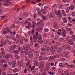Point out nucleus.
I'll return each instance as SVG.
<instances>
[{"label": "nucleus", "instance_id": "0eeeda50", "mask_svg": "<svg viewBox=\"0 0 75 75\" xmlns=\"http://www.w3.org/2000/svg\"><path fill=\"white\" fill-rule=\"evenodd\" d=\"M33 54L34 55H36L37 57H38V56H39V54H38V51L37 50L35 51L34 52Z\"/></svg>", "mask_w": 75, "mask_h": 75}, {"label": "nucleus", "instance_id": "a211bd4d", "mask_svg": "<svg viewBox=\"0 0 75 75\" xmlns=\"http://www.w3.org/2000/svg\"><path fill=\"white\" fill-rule=\"evenodd\" d=\"M13 73H16L18 71V69L17 68H15L13 69Z\"/></svg>", "mask_w": 75, "mask_h": 75}, {"label": "nucleus", "instance_id": "39448f33", "mask_svg": "<svg viewBox=\"0 0 75 75\" xmlns=\"http://www.w3.org/2000/svg\"><path fill=\"white\" fill-rule=\"evenodd\" d=\"M38 33L37 32L36 33V35H33V41L34 42H36L37 41V38L36 37H37V36H38Z\"/></svg>", "mask_w": 75, "mask_h": 75}, {"label": "nucleus", "instance_id": "6e6d98bb", "mask_svg": "<svg viewBox=\"0 0 75 75\" xmlns=\"http://www.w3.org/2000/svg\"><path fill=\"white\" fill-rule=\"evenodd\" d=\"M38 42L40 44H42L43 43V42L42 40H40L38 41Z\"/></svg>", "mask_w": 75, "mask_h": 75}, {"label": "nucleus", "instance_id": "79ce46f5", "mask_svg": "<svg viewBox=\"0 0 75 75\" xmlns=\"http://www.w3.org/2000/svg\"><path fill=\"white\" fill-rule=\"evenodd\" d=\"M14 52L15 53V54H18V53L19 52H18V51L17 50H15L14 51Z\"/></svg>", "mask_w": 75, "mask_h": 75}, {"label": "nucleus", "instance_id": "c756f323", "mask_svg": "<svg viewBox=\"0 0 75 75\" xmlns=\"http://www.w3.org/2000/svg\"><path fill=\"white\" fill-rule=\"evenodd\" d=\"M74 8H75V6H74V5H72L70 7L71 10H74Z\"/></svg>", "mask_w": 75, "mask_h": 75}, {"label": "nucleus", "instance_id": "1a4fd4ad", "mask_svg": "<svg viewBox=\"0 0 75 75\" xmlns=\"http://www.w3.org/2000/svg\"><path fill=\"white\" fill-rule=\"evenodd\" d=\"M23 48L24 50H28L30 48V45H28L25 48V47L23 46Z\"/></svg>", "mask_w": 75, "mask_h": 75}, {"label": "nucleus", "instance_id": "20e7f679", "mask_svg": "<svg viewBox=\"0 0 75 75\" xmlns=\"http://www.w3.org/2000/svg\"><path fill=\"white\" fill-rule=\"evenodd\" d=\"M40 25V27L44 26V23H43V21L41 20L40 22L38 23L36 25Z\"/></svg>", "mask_w": 75, "mask_h": 75}, {"label": "nucleus", "instance_id": "9d476101", "mask_svg": "<svg viewBox=\"0 0 75 75\" xmlns=\"http://www.w3.org/2000/svg\"><path fill=\"white\" fill-rule=\"evenodd\" d=\"M61 35L62 36V37H65L67 36L66 33L64 32H62Z\"/></svg>", "mask_w": 75, "mask_h": 75}, {"label": "nucleus", "instance_id": "4c0bfd02", "mask_svg": "<svg viewBox=\"0 0 75 75\" xmlns=\"http://www.w3.org/2000/svg\"><path fill=\"white\" fill-rule=\"evenodd\" d=\"M29 68L31 69V71H33L34 68H35V67H32L31 68V66H30V65L29 66Z\"/></svg>", "mask_w": 75, "mask_h": 75}, {"label": "nucleus", "instance_id": "052dcab7", "mask_svg": "<svg viewBox=\"0 0 75 75\" xmlns=\"http://www.w3.org/2000/svg\"><path fill=\"white\" fill-rule=\"evenodd\" d=\"M46 66L47 67L49 68V67H50V63H47Z\"/></svg>", "mask_w": 75, "mask_h": 75}, {"label": "nucleus", "instance_id": "a19ab883", "mask_svg": "<svg viewBox=\"0 0 75 75\" xmlns=\"http://www.w3.org/2000/svg\"><path fill=\"white\" fill-rule=\"evenodd\" d=\"M54 57L55 58H59V55L58 54H56L54 56Z\"/></svg>", "mask_w": 75, "mask_h": 75}, {"label": "nucleus", "instance_id": "bb28decb", "mask_svg": "<svg viewBox=\"0 0 75 75\" xmlns=\"http://www.w3.org/2000/svg\"><path fill=\"white\" fill-rule=\"evenodd\" d=\"M64 74L66 75H69V73L68 71H64Z\"/></svg>", "mask_w": 75, "mask_h": 75}, {"label": "nucleus", "instance_id": "0e129e2a", "mask_svg": "<svg viewBox=\"0 0 75 75\" xmlns=\"http://www.w3.org/2000/svg\"><path fill=\"white\" fill-rule=\"evenodd\" d=\"M27 15H28V13H25L23 15V16L24 17H27Z\"/></svg>", "mask_w": 75, "mask_h": 75}, {"label": "nucleus", "instance_id": "4d7b16f0", "mask_svg": "<svg viewBox=\"0 0 75 75\" xmlns=\"http://www.w3.org/2000/svg\"><path fill=\"white\" fill-rule=\"evenodd\" d=\"M28 53V50H26L25 52V55H27Z\"/></svg>", "mask_w": 75, "mask_h": 75}, {"label": "nucleus", "instance_id": "a18cd8bd", "mask_svg": "<svg viewBox=\"0 0 75 75\" xmlns=\"http://www.w3.org/2000/svg\"><path fill=\"white\" fill-rule=\"evenodd\" d=\"M71 16H73V17H75V13L74 12H73L72 13H71Z\"/></svg>", "mask_w": 75, "mask_h": 75}, {"label": "nucleus", "instance_id": "c9c22d12", "mask_svg": "<svg viewBox=\"0 0 75 75\" xmlns=\"http://www.w3.org/2000/svg\"><path fill=\"white\" fill-rule=\"evenodd\" d=\"M23 42H24V40H23V39L21 40L20 41V45H21V44H22L23 43Z\"/></svg>", "mask_w": 75, "mask_h": 75}, {"label": "nucleus", "instance_id": "8fccbe9b", "mask_svg": "<svg viewBox=\"0 0 75 75\" xmlns=\"http://www.w3.org/2000/svg\"><path fill=\"white\" fill-rule=\"evenodd\" d=\"M59 40L60 41H64V39L63 38H59Z\"/></svg>", "mask_w": 75, "mask_h": 75}, {"label": "nucleus", "instance_id": "f257e3e1", "mask_svg": "<svg viewBox=\"0 0 75 75\" xmlns=\"http://www.w3.org/2000/svg\"><path fill=\"white\" fill-rule=\"evenodd\" d=\"M44 62L42 61L40 62H38V61H35L34 65H37V64H40L39 66V68H40V69H41L40 72H42V71H43V70H42V67H44V65L43 63Z\"/></svg>", "mask_w": 75, "mask_h": 75}, {"label": "nucleus", "instance_id": "aec40b11", "mask_svg": "<svg viewBox=\"0 0 75 75\" xmlns=\"http://www.w3.org/2000/svg\"><path fill=\"white\" fill-rule=\"evenodd\" d=\"M49 50L50 46H48V47H47V48L45 49V51H46V52H48V51H49Z\"/></svg>", "mask_w": 75, "mask_h": 75}, {"label": "nucleus", "instance_id": "6e6552de", "mask_svg": "<svg viewBox=\"0 0 75 75\" xmlns=\"http://www.w3.org/2000/svg\"><path fill=\"white\" fill-rule=\"evenodd\" d=\"M62 19L64 23H67L68 22V20H67V19L65 18L64 17H63L62 18Z\"/></svg>", "mask_w": 75, "mask_h": 75}, {"label": "nucleus", "instance_id": "7c9ffc66", "mask_svg": "<svg viewBox=\"0 0 75 75\" xmlns=\"http://www.w3.org/2000/svg\"><path fill=\"white\" fill-rule=\"evenodd\" d=\"M55 57L54 56H53L52 57L50 56L49 57V59H51V60H53V59H55Z\"/></svg>", "mask_w": 75, "mask_h": 75}, {"label": "nucleus", "instance_id": "3c124183", "mask_svg": "<svg viewBox=\"0 0 75 75\" xmlns=\"http://www.w3.org/2000/svg\"><path fill=\"white\" fill-rule=\"evenodd\" d=\"M44 44H47L48 43V40H44Z\"/></svg>", "mask_w": 75, "mask_h": 75}, {"label": "nucleus", "instance_id": "6ab92c4d", "mask_svg": "<svg viewBox=\"0 0 75 75\" xmlns=\"http://www.w3.org/2000/svg\"><path fill=\"white\" fill-rule=\"evenodd\" d=\"M59 65L60 67H63L64 66V64L63 63H60L59 64Z\"/></svg>", "mask_w": 75, "mask_h": 75}, {"label": "nucleus", "instance_id": "ea45409f", "mask_svg": "<svg viewBox=\"0 0 75 75\" xmlns=\"http://www.w3.org/2000/svg\"><path fill=\"white\" fill-rule=\"evenodd\" d=\"M66 30L67 31H70L71 30V28H67Z\"/></svg>", "mask_w": 75, "mask_h": 75}, {"label": "nucleus", "instance_id": "49530a36", "mask_svg": "<svg viewBox=\"0 0 75 75\" xmlns=\"http://www.w3.org/2000/svg\"><path fill=\"white\" fill-rule=\"evenodd\" d=\"M10 52L11 54H13L14 53V50H10Z\"/></svg>", "mask_w": 75, "mask_h": 75}, {"label": "nucleus", "instance_id": "f704fd0d", "mask_svg": "<svg viewBox=\"0 0 75 75\" xmlns=\"http://www.w3.org/2000/svg\"><path fill=\"white\" fill-rule=\"evenodd\" d=\"M30 60L28 61L26 63V67H28V65H29V64H30Z\"/></svg>", "mask_w": 75, "mask_h": 75}, {"label": "nucleus", "instance_id": "423d86ee", "mask_svg": "<svg viewBox=\"0 0 75 75\" xmlns=\"http://www.w3.org/2000/svg\"><path fill=\"white\" fill-rule=\"evenodd\" d=\"M69 44L70 45H73L74 44V42L72 40H69Z\"/></svg>", "mask_w": 75, "mask_h": 75}, {"label": "nucleus", "instance_id": "c03bdc74", "mask_svg": "<svg viewBox=\"0 0 75 75\" xmlns=\"http://www.w3.org/2000/svg\"><path fill=\"white\" fill-rule=\"evenodd\" d=\"M16 38L18 39H20V36L18 35H16Z\"/></svg>", "mask_w": 75, "mask_h": 75}, {"label": "nucleus", "instance_id": "e433bc0d", "mask_svg": "<svg viewBox=\"0 0 75 75\" xmlns=\"http://www.w3.org/2000/svg\"><path fill=\"white\" fill-rule=\"evenodd\" d=\"M44 31H45V32H48V31H49V29L47 28H45L44 29Z\"/></svg>", "mask_w": 75, "mask_h": 75}, {"label": "nucleus", "instance_id": "338daca9", "mask_svg": "<svg viewBox=\"0 0 75 75\" xmlns=\"http://www.w3.org/2000/svg\"><path fill=\"white\" fill-rule=\"evenodd\" d=\"M41 54L42 55H45V54H46V53L44 52H41Z\"/></svg>", "mask_w": 75, "mask_h": 75}, {"label": "nucleus", "instance_id": "412c9836", "mask_svg": "<svg viewBox=\"0 0 75 75\" xmlns=\"http://www.w3.org/2000/svg\"><path fill=\"white\" fill-rule=\"evenodd\" d=\"M53 27L56 29H58V28H59V26L57 24L53 26Z\"/></svg>", "mask_w": 75, "mask_h": 75}, {"label": "nucleus", "instance_id": "c85d7f7f", "mask_svg": "<svg viewBox=\"0 0 75 75\" xmlns=\"http://www.w3.org/2000/svg\"><path fill=\"white\" fill-rule=\"evenodd\" d=\"M1 66L2 67H8V65H7V64L5 63L4 64V65H2V64H1Z\"/></svg>", "mask_w": 75, "mask_h": 75}, {"label": "nucleus", "instance_id": "58836bf2", "mask_svg": "<svg viewBox=\"0 0 75 75\" xmlns=\"http://www.w3.org/2000/svg\"><path fill=\"white\" fill-rule=\"evenodd\" d=\"M42 18L43 20H47V17L45 16H42Z\"/></svg>", "mask_w": 75, "mask_h": 75}, {"label": "nucleus", "instance_id": "bf43d9fd", "mask_svg": "<svg viewBox=\"0 0 75 75\" xmlns=\"http://www.w3.org/2000/svg\"><path fill=\"white\" fill-rule=\"evenodd\" d=\"M63 48L65 50H67V46L64 45L63 46Z\"/></svg>", "mask_w": 75, "mask_h": 75}, {"label": "nucleus", "instance_id": "5fc2aeb1", "mask_svg": "<svg viewBox=\"0 0 75 75\" xmlns=\"http://www.w3.org/2000/svg\"><path fill=\"white\" fill-rule=\"evenodd\" d=\"M21 61H19L18 62V65H19V66H20L21 65Z\"/></svg>", "mask_w": 75, "mask_h": 75}, {"label": "nucleus", "instance_id": "72a5a7b5", "mask_svg": "<svg viewBox=\"0 0 75 75\" xmlns=\"http://www.w3.org/2000/svg\"><path fill=\"white\" fill-rule=\"evenodd\" d=\"M2 44H0V48L1 47H3V45H6V43L2 42L1 43Z\"/></svg>", "mask_w": 75, "mask_h": 75}, {"label": "nucleus", "instance_id": "603ef678", "mask_svg": "<svg viewBox=\"0 0 75 75\" xmlns=\"http://www.w3.org/2000/svg\"><path fill=\"white\" fill-rule=\"evenodd\" d=\"M43 37H47V34L44 33L43 34Z\"/></svg>", "mask_w": 75, "mask_h": 75}, {"label": "nucleus", "instance_id": "37998d69", "mask_svg": "<svg viewBox=\"0 0 75 75\" xmlns=\"http://www.w3.org/2000/svg\"><path fill=\"white\" fill-rule=\"evenodd\" d=\"M59 73H62L63 72V70L61 69H60L59 70Z\"/></svg>", "mask_w": 75, "mask_h": 75}, {"label": "nucleus", "instance_id": "cd10ccee", "mask_svg": "<svg viewBox=\"0 0 75 75\" xmlns=\"http://www.w3.org/2000/svg\"><path fill=\"white\" fill-rule=\"evenodd\" d=\"M37 38L38 40H41L42 39V37L40 36H39Z\"/></svg>", "mask_w": 75, "mask_h": 75}, {"label": "nucleus", "instance_id": "393cba45", "mask_svg": "<svg viewBox=\"0 0 75 75\" xmlns=\"http://www.w3.org/2000/svg\"><path fill=\"white\" fill-rule=\"evenodd\" d=\"M62 1L63 3H66V2H69L71 1V0H62Z\"/></svg>", "mask_w": 75, "mask_h": 75}, {"label": "nucleus", "instance_id": "2f4dec72", "mask_svg": "<svg viewBox=\"0 0 75 75\" xmlns=\"http://www.w3.org/2000/svg\"><path fill=\"white\" fill-rule=\"evenodd\" d=\"M29 58H32L33 57V54L31 53L30 54H29Z\"/></svg>", "mask_w": 75, "mask_h": 75}, {"label": "nucleus", "instance_id": "13d9d810", "mask_svg": "<svg viewBox=\"0 0 75 75\" xmlns=\"http://www.w3.org/2000/svg\"><path fill=\"white\" fill-rule=\"evenodd\" d=\"M58 16H59L60 17H62V14H61V13L60 12V13Z\"/></svg>", "mask_w": 75, "mask_h": 75}, {"label": "nucleus", "instance_id": "774afa93", "mask_svg": "<svg viewBox=\"0 0 75 75\" xmlns=\"http://www.w3.org/2000/svg\"><path fill=\"white\" fill-rule=\"evenodd\" d=\"M72 38L73 40H74L75 39V35H73L72 36Z\"/></svg>", "mask_w": 75, "mask_h": 75}, {"label": "nucleus", "instance_id": "09e8293b", "mask_svg": "<svg viewBox=\"0 0 75 75\" xmlns=\"http://www.w3.org/2000/svg\"><path fill=\"white\" fill-rule=\"evenodd\" d=\"M54 38L55 40H57V39H58V38H59V37L58 36H56L54 37Z\"/></svg>", "mask_w": 75, "mask_h": 75}, {"label": "nucleus", "instance_id": "4be33fe9", "mask_svg": "<svg viewBox=\"0 0 75 75\" xmlns=\"http://www.w3.org/2000/svg\"><path fill=\"white\" fill-rule=\"evenodd\" d=\"M60 13H61V12L59 10L57 11H56L55 12V14H56V15L58 16V15H59V14H60Z\"/></svg>", "mask_w": 75, "mask_h": 75}, {"label": "nucleus", "instance_id": "b1692460", "mask_svg": "<svg viewBox=\"0 0 75 75\" xmlns=\"http://www.w3.org/2000/svg\"><path fill=\"white\" fill-rule=\"evenodd\" d=\"M56 44L57 46H58V47H60L61 45V43L59 42H57Z\"/></svg>", "mask_w": 75, "mask_h": 75}, {"label": "nucleus", "instance_id": "69168bd1", "mask_svg": "<svg viewBox=\"0 0 75 75\" xmlns=\"http://www.w3.org/2000/svg\"><path fill=\"white\" fill-rule=\"evenodd\" d=\"M33 17L34 18H36V17H37V15L36 13H35L33 15Z\"/></svg>", "mask_w": 75, "mask_h": 75}, {"label": "nucleus", "instance_id": "ddd939ff", "mask_svg": "<svg viewBox=\"0 0 75 75\" xmlns=\"http://www.w3.org/2000/svg\"><path fill=\"white\" fill-rule=\"evenodd\" d=\"M62 48H60L58 49V50L57 51V53H58V54H59L61 53V52H62Z\"/></svg>", "mask_w": 75, "mask_h": 75}, {"label": "nucleus", "instance_id": "f3484780", "mask_svg": "<svg viewBox=\"0 0 75 75\" xmlns=\"http://www.w3.org/2000/svg\"><path fill=\"white\" fill-rule=\"evenodd\" d=\"M69 54V53H68V52H64V54L65 55V56H64L65 57H66V58H68V56L67 55L68 54Z\"/></svg>", "mask_w": 75, "mask_h": 75}, {"label": "nucleus", "instance_id": "dca6fc26", "mask_svg": "<svg viewBox=\"0 0 75 75\" xmlns=\"http://www.w3.org/2000/svg\"><path fill=\"white\" fill-rule=\"evenodd\" d=\"M70 10V7H68L66 10V11L67 13H68L69 12V10Z\"/></svg>", "mask_w": 75, "mask_h": 75}, {"label": "nucleus", "instance_id": "4468645a", "mask_svg": "<svg viewBox=\"0 0 75 75\" xmlns=\"http://www.w3.org/2000/svg\"><path fill=\"white\" fill-rule=\"evenodd\" d=\"M36 10L38 14H41V12L40 11V8H37Z\"/></svg>", "mask_w": 75, "mask_h": 75}, {"label": "nucleus", "instance_id": "de8ad7c7", "mask_svg": "<svg viewBox=\"0 0 75 75\" xmlns=\"http://www.w3.org/2000/svg\"><path fill=\"white\" fill-rule=\"evenodd\" d=\"M71 46H70V45H68L67 46V49H68V50H70V49H71Z\"/></svg>", "mask_w": 75, "mask_h": 75}, {"label": "nucleus", "instance_id": "2eb2a0df", "mask_svg": "<svg viewBox=\"0 0 75 75\" xmlns=\"http://www.w3.org/2000/svg\"><path fill=\"white\" fill-rule=\"evenodd\" d=\"M63 5H62L61 4H59L58 5V7L59 9H61V8H62L63 7Z\"/></svg>", "mask_w": 75, "mask_h": 75}, {"label": "nucleus", "instance_id": "680f3d73", "mask_svg": "<svg viewBox=\"0 0 75 75\" xmlns=\"http://www.w3.org/2000/svg\"><path fill=\"white\" fill-rule=\"evenodd\" d=\"M48 73H49V74L50 75H54V73H52V72H51L50 71H48Z\"/></svg>", "mask_w": 75, "mask_h": 75}, {"label": "nucleus", "instance_id": "e2e57ef3", "mask_svg": "<svg viewBox=\"0 0 75 75\" xmlns=\"http://www.w3.org/2000/svg\"><path fill=\"white\" fill-rule=\"evenodd\" d=\"M73 34H74V32L73 31L71 30L70 32V35H72Z\"/></svg>", "mask_w": 75, "mask_h": 75}, {"label": "nucleus", "instance_id": "9b49d317", "mask_svg": "<svg viewBox=\"0 0 75 75\" xmlns=\"http://www.w3.org/2000/svg\"><path fill=\"white\" fill-rule=\"evenodd\" d=\"M49 16L50 18H52L54 16V15L53 13L51 12L50 14L49 15Z\"/></svg>", "mask_w": 75, "mask_h": 75}, {"label": "nucleus", "instance_id": "864d4df0", "mask_svg": "<svg viewBox=\"0 0 75 75\" xmlns=\"http://www.w3.org/2000/svg\"><path fill=\"white\" fill-rule=\"evenodd\" d=\"M3 33L4 34H7L8 33V32L6 31H4L3 32Z\"/></svg>", "mask_w": 75, "mask_h": 75}, {"label": "nucleus", "instance_id": "f8f14e48", "mask_svg": "<svg viewBox=\"0 0 75 75\" xmlns=\"http://www.w3.org/2000/svg\"><path fill=\"white\" fill-rule=\"evenodd\" d=\"M1 53L3 55H4L5 54V52H4V50L3 48H2L1 49Z\"/></svg>", "mask_w": 75, "mask_h": 75}, {"label": "nucleus", "instance_id": "f03ea898", "mask_svg": "<svg viewBox=\"0 0 75 75\" xmlns=\"http://www.w3.org/2000/svg\"><path fill=\"white\" fill-rule=\"evenodd\" d=\"M8 64L9 65H11V64H12V68H15L16 67V61L14 60H13L12 62L11 61H10L8 62Z\"/></svg>", "mask_w": 75, "mask_h": 75}, {"label": "nucleus", "instance_id": "a878e982", "mask_svg": "<svg viewBox=\"0 0 75 75\" xmlns=\"http://www.w3.org/2000/svg\"><path fill=\"white\" fill-rule=\"evenodd\" d=\"M50 51L52 52H54V51H55V49H54V48L53 47H51L50 49Z\"/></svg>", "mask_w": 75, "mask_h": 75}, {"label": "nucleus", "instance_id": "7ed1b4c3", "mask_svg": "<svg viewBox=\"0 0 75 75\" xmlns=\"http://www.w3.org/2000/svg\"><path fill=\"white\" fill-rule=\"evenodd\" d=\"M3 2H7L4 3L3 5L4 6H9L10 4H11V2H10V1L9 0H4Z\"/></svg>", "mask_w": 75, "mask_h": 75}, {"label": "nucleus", "instance_id": "473e14b6", "mask_svg": "<svg viewBox=\"0 0 75 75\" xmlns=\"http://www.w3.org/2000/svg\"><path fill=\"white\" fill-rule=\"evenodd\" d=\"M0 62H2V63H5L6 62V60L4 59H2L1 60V61H0Z\"/></svg>", "mask_w": 75, "mask_h": 75}, {"label": "nucleus", "instance_id": "5701e85b", "mask_svg": "<svg viewBox=\"0 0 75 75\" xmlns=\"http://www.w3.org/2000/svg\"><path fill=\"white\" fill-rule=\"evenodd\" d=\"M18 51H20L21 52H23V49L22 47H20L18 48Z\"/></svg>", "mask_w": 75, "mask_h": 75}]
</instances>
